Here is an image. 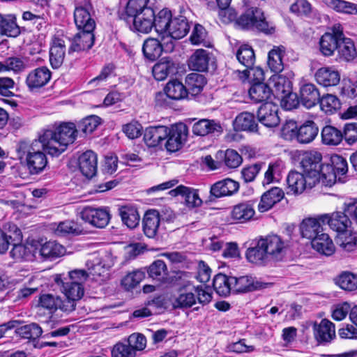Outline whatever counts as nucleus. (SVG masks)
Returning <instances> with one entry per match:
<instances>
[{"instance_id":"4468645a","label":"nucleus","mask_w":357,"mask_h":357,"mask_svg":"<svg viewBox=\"0 0 357 357\" xmlns=\"http://www.w3.org/2000/svg\"><path fill=\"white\" fill-rule=\"evenodd\" d=\"M278 107L272 102H266L260 106L257 111L259 121L268 128H273L280 123Z\"/></svg>"},{"instance_id":"393cba45","label":"nucleus","mask_w":357,"mask_h":357,"mask_svg":"<svg viewBox=\"0 0 357 357\" xmlns=\"http://www.w3.org/2000/svg\"><path fill=\"white\" fill-rule=\"evenodd\" d=\"M20 241H13V245L10 252V257L15 260L33 261L36 259L37 246L20 243Z\"/></svg>"},{"instance_id":"ddd939ff","label":"nucleus","mask_w":357,"mask_h":357,"mask_svg":"<svg viewBox=\"0 0 357 357\" xmlns=\"http://www.w3.org/2000/svg\"><path fill=\"white\" fill-rule=\"evenodd\" d=\"M83 220L99 228L107 225L109 221V211L105 208H85L81 213Z\"/></svg>"},{"instance_id":"79ce46f5","label":"nucleus","mask_w":357,"mask_h":357,"mask_svg":"<svg viewBox=\"0 0 357 357\" xmlns=\"http://www.w3.org/2000/svg\"><path fill=\"white\" fill-rule=\"evenodd\" d=\"M55 282L61 287V291L66 297L73 300H80L84 294V286H79L75 282H63L60 275H56L54 279Z\"/></svg>"},{"instance_id":"f03ea898","label":"nucleus","mask_w":357,"mask_h":357,"mask_svg":"<svg viewBox=\"0 0 357 357\" xmlns=\"http://www.w3.org/2000/svg\"><path fill=\"white\" fill-rule=\"evenodd\" d=\"M77 130L73 123H63L54 130H47L40 136L46 145L47 153L58 156L75 141Z\"/></svg>"},{"instance_id":"a878e982","label":"nucleus","mask_w":357,"mask_h":357,"mask_svg":"<svg viewBox=\"0 0 357 357\" xmlns=\"http://www.w3.org/2000/svg\"><path fill=\"white\" fill-rule=\"evenodd\" d=\"M172 196L181 195L185 200V205L189 208H195L201 206L202 200L200 199L198 192L191 188L183 185L177 186L169 191Z\"/></svg>"},{"instance_id":"58836bf2","label":"nucleus","mask_w":357,"mask_h":357,"mask_svg":"<svg viewBox=\"0 0 357 357\" xmlns=\"http://www.w3.org/2000/svg\"><path fill=\"white\" fill-rule=\"evenodd\" d=\"M300 98L302 104L306 108H312L320 99V94L317 88L313 84H305L300 89Z\"/></svg>"},{"instance_id":"f257e3e1","label":"nucleus","mask_w":357,"mask_h":357,"mask_svg":"<svg viewBox=\"0 0 357 357\" xmlns=\"http://www.w3.org/2000/svg\"><path fill=\"white\" fill-rule=\"evenodd\" d=\"M287 245L276 234L261 236L253 247L246 251L247 259L257 265L282 261L287 253Z\"/></svg>"},{"instance_id":"a18cd8bd","label":"nucleus","mask_w":357,"mask_h":357,"mask_svg":"<svg viewBox=\"0 0 357 357\" xmlns=\"http://www.w3.org/2000/svg\"><path fill=\"white\" fill-rule=\"evenodd\" d=\"M285 48L283 46L274 47L268 55V66L271 71L279 73L284 69L282 58L284 55Z\"/></svg>"},{"instance_id":"2f4dec72","label":"nucleus","mask_w":357,"mask_h":357,"mask_svg":"<svg viewBox=\"0 0 357 357\" xmlns=\"http://www.w3.org/2000/svg\"><path fill=\"white\" fill-rule=\"evenodd\" d=\"M160 222V214L155 209L146 212L143 218V231L149 238H153L156 236Z\"/></svg>"},{"instance_id":"c03bdc74","label":"nucleus","mask_w":357,"mask_h":357,"mask_svg":"<svg viewBox=\"0 0 357 357\" xmlns=\"http://www.w3.org/2000/svg\"><path fill=\"white\" fill-rule=\"evenodd\" d=\"M206 79L204 75L195 73H190L185 78V90L187 95L190 94L195 96L201 93L204 85Z\"/></svg>"},{"instance_id":"cd10ccee","label":"nucleus","mask_w":357,"mask_h":357,"mask_svg":"<svg viewBox=\"0 0 357 357\" xmlns=\"http://www.w3.org/2000/svg\"><path fill=\"white\" fill-rule=\"evenodd\" d=\"M65 248L56 241H47L37 247L36 254L43 259L52 260L64 255Z\"/></svg>"},{"instance_id":"423d86ee","label":"nucleus","mask_w":357,"mask_h":357,"mask_svg":"<svg viewBox=\"0 0 357 357\" xmlns=\"http://www.w3.org/2000/svg\"><path fill=\"white\" fill-rule=\"evenodd\" d=\"M235 24L239 28L245 30H258L267 32L268 24L266 21L263 11L256 7L247 8L245 12L237 18Z\"/></svg>"},{"instance_id":"774afa93","label":"nucleus","mask_w":357,"mask_h":357,"mask_svg":"<svg viewBox=\"0 0 357 357\" xmlns=\"http://www.w3.org/2000/svg\"><path fill=\"white\" fill-rule=\"evenodd\" d=\"M238 73L242 80H245L249 77H250L252 83H263L264 80V70L259 67L253 68L252 66Z\"/></svg>"},{"instance_id":"9d476101","label":"nucleus","mask_w":357,"mask_h":357,"mask_svg":"<svg viewBox=\"0 0 357 357\" xmlns=\"http://www.w3.org/2000/svg\"><path fill=\"white\" fill-rule=\"evenodd\" d=\"M287 194L300 195L306 188H312L317 181L306 176L303 172L291 171L287 178Z\"/></svg>"},{"instance_id":"5701e85b","label":"nucleus","mask_w":357,"mask_h":357,"mask_svg":"<svg viewBox=\"0 0 357 357\" xmlns=\"http://www.w3.org/2000/svg\"><path fill=\"white\" fill-rule=\"evenodd\" d=\"M223 128L220 122L215 120L202 119L194 123L192 132L197 136H206L211 134L220 135Z\"/></svg>"},{"instance_id":"f8f14e48","label":"nucleus","mask_w":357,"mask_h":357,"mask_svg":"<svg viewBox=\"0 0 357 357\" xmlns=\"http://www.w3.org/2000/svg\"><path fill=\"white\" fill-rule=\"evenodd\" d=\"M231 282H233V291L236 293L253 291L272 285V283L264 282L256 278L248 275L240 278L231 277Z\"/></svg>"},{"instance_id":"e433bc0d","label":"nucleus","mask_w":357,"mask_h":357,"mask_svg":"<svg viewBox=\"0 0 357 357\" xmlns=\"http://www.w3.org/2000/svg\"><path fill=\"white\" fill-rule=\"evenodd\" d=\"M66 45L63 40L54 38L50 50V61L53 68H59L64 61Z\"/></svg>"},{"instance_id":"052dcab7","label":"nucleus","mask_w":357,"mask_h":357,"mask_svg":"<svg viewBox=\"0 0 357 357\" xmlns=\"http://www.w3.org/2000/svg\"><path fill=\"white\" fill-rule=\"evenodd\" d=\"M236 58L238 61L247 68H251L253 66L255 61L254 50L250 46L243 45L241 46L237 51Z\"/></svg>"},{"instance_id":"39448f33","label":"nucleus","mask_w":357,"mask_h":357,"mask_svg":"<svg viewBox=\"0 0 357 357\" xmlns=\"http://www.w3.org/2000/svg\"><path fill=\"white\" fill-rule=\"evenodd\" d=\"M348 172V165L346 159L339 155H333L331 158V164L324 165L320 183L325 185L331 187L337 181L344 182L342 176Z\"/></svg>"},{"instance_id":"412c9836","label":"nucleus","mask_w":357,"mask_h":357,"mask_svg":"<svg viewBox=\"0 0 357 357\" xmlns=\"http://www.w3.org/2000/svg\"><path fill=\"white\" fill-rule=\"evenodd\" d=\"M239 189L238 182L231 178H225L217 181L211 185L210 193L215 198L230 196L235 194Z\"/></svg>"},{"instance_id":"9b49d317","label":"nucleus","mask_w":357,"mask_h":357,"mask_svg":"<svg viewBox=\"0 0 357 357\" xmlns=\"http://www.w3.org/2000/svg\"><path fill=\"white\" fill-rule=\"evenodd\" d=\"M171 27L169 28L167 36L164 38L167 39L165 42L168 50H173L174 44L173 40H178L188 33L190 25L185 17L178 16L174 17L172 22Z\"/></svg>"},{"instance_id":"20e7f679","label":"nucleus","mask_w":357,"mask_h":357,"mask_svg":"<svg viewBox=\"0 0 357 357\" xmlns=\"http://www.w3.org/2000/svg\"><path fill=\"white\" fill-rule=\"evenodd\" d=\"M211 300L212 295L207 287H195L188 284L180 290L173 305L175 308H189L195 305L197 301L204 305L209 303Z\"/></svg>"},{"instance_id":"4c0bfd02","label":"nucleus","mask_w":357,"mask_h":357,"mask_svg":"<svg viewBox=\"0 0 357 357\" xmlns=\"http://www.w3.org/2000/svg\"><path fill=\"white\" fill-rule=\"evenodd\" d=\"M234 127L236 130L257 132L258 124L252 113L243 112L236 117L234 121Z\"/></svg>"},{"instance_id":"c9c22d12","label":"nucleus","mask_w":357,"mask_h":357,"mask_svg":"<svg viewBox=\"0 0 357 357\" xmlns=\"http://www.w3.org/2000/svg\"><path fill=\"white\" fill-rule=\"evenodd\" d=\"M167 136V127L163 126L149 127L145 130L144 140L149 147H155Z\"/></svg>"},{"instance_id":"de8ad7c7","label":"nucleus","mask_w":357,"mask_h":357,"mask_svg":"<svg viewBox=\"0 0 357 357\" xmlns=\"http://www.w3.org/2000/svg\"><path fill=\"white\" fill-rule=\"evenodd\" d=\"M209 61L208 54L205 50H197L190 56L188 66L190 69L196 71H205L208 69Z\"/></svg>"},{"instance_id":"f3484780","label":"nucleus","mask_w":357,"mask_h":357,"mask_svg":"<svg viewBox=\"0 0 357 357\" xmlns=\"http://www.w3.org/2000/svg\"><path fill=\"white\" fill-rule=\"evenodd\" d=\"M160 40L149 38L144 40L142 52L147 59L153 61L160 56L162 51H172L167 50V45L165 43L167 39L162 40V37H160Z\"/></svg>"},{"instance_id":"7c9ffc66","label":"nucleus","mask_w":357,"mask_h":357,"mask_svg":"<svg viewBox=\"0 0 357 357\" xmlns=\"http://www.w3.org/2000/svg\"><path fill=\"white\" fill-rule=\"evenodd\" d=\"M165 93H159L156 96L157 101H160L165 96L172 100H181L185 98L187 91L185 86L176 79L169 81L165 87Z\"/></svg>"},{"instance_id":"69168bd1","label":"nucleus","mask_w":357,"mask_h":357,"mask_svg":"<svg viewBox=\"0 0 357 357\" xmlns=\"http://www.w3.org/2000/svg\"><path fill=\"white\" fill-rule=\"evenodd\" d=\"M100 123V118L98 116H89L83 119L77 126V132L81 131L85 135L92 133Z\"/></svg>"},{"instance_id":"864d4df0","label":"nucleus","mask_w":357,"mask_h":357,"mask_svg":"<svg viewBox=\"0 0 357 357\" xmlns=\"http://www.w3.org/2000/svg\"><path fill=\"white\" fill-rule=\"evenodd\" d=\"M255 212L253 206L249 203H241L234 206L231 218L240 222H245L252 218Z\"/></svg>"},{"instance_id":"8fccbe9b","label":"nucleus","mask_w":357,"mask_h":357,"mask_svg":"<svg viewBox=\"0 0 357 357\" xmlns=\"http://www.w3.org/2000/svg\"><path fill=\"white\" fill-rule=\"evenodd\" d=\"M250 98L256 102L267 101L272 95V90L268 85L263 83H252L249 89Z\"/></svg>"},{"instance_id":"5fc2aeb1","label":"nucleus","mask_w":357,"mask_h":357,"mask_svg":"<svg viewBox=\"0 0 357 357\" xmlns=\"http://www.w3.org/2000/svg\"><path fill=\"white\" fill-rule=\"evenodd\" d=\"M213 286L217 294L221 296H228L233 290V282H231V277L222 273H219L214 277Z\"/></svg>"},{"instance_id":"473e14b6","label":"nucleus","mask_w":357,"mask_h":357,"mask_svg":"<svg viewBox=\"0 0 357 357\" xmlns=\"http://www.w3.org/2000/svg\"><path fill=\"white\" fill-rule=\"evenodd\" d=\"M172 20V13L167 8L161 10L156 15L154 14L153 27L162 40L167 36Z\"/></svg>"},{"instance_id":"0e129e2a","label":"nucleus","mask_w":357,"mask_h":357,"mask_svg":"<svg viewBox=\"0 0 357 357\" xmlns=\"http://www.w3.org/2000/svg\"><path fill=\"white\" fill-rule=\"evenodd\" d=\"M336 283L344 290L354 291L357 289V277L351 273L344 272L338 277Z\"/></svg>"},{"instance_id":"c756f323","label":"nucleus","mask_w":357,"mask_h":357,"mask_svg":"<svg viewBox=\"0 0 357 357\" xmlns=\"http://www.w3.org/2000/svg\"><path fill=\"white\" fill-rule=\"evenodd\" d=\"M89 275L93 277L104 275L105 272L114 264L109 254L105 253L101 258H96L93 261H87Z\"/></svg>"},{"instance_id":"4be33fe9","label":"nucleus","mask_w":357,"mask_h":357,"mask_svg":"<svg viewBox=\"0 0 357 357\" xmlns=\"http://www.w3.org/2000/svg\"><path fill=\"white\" fill-rule=\"evenodd\" d=\"M152 73L155 79L162 81L178 73V64L172 59L162 58L153 66Z\"/></svg>"},{"instance_id":"6e6d98bb","label":"nucleus","mask_w":357,"mask_h":357,"mask_svg":"<svg viewBox=\"0 0 357 357\" xmlns=\"http://www.w3.org/2000/svg\"><path fill=\"white\" fill-rule=\"evenodd\" d=\"M147 273L153 280L161 282L167 279L168 269L162 260L157 259L148 267Z\"/></svg>"},{"instance_id":"7ed1b4c3","label":"nucleus","mask_w":357,"mask_h":357,"mask_svg":"<svg viewBox=\"0 0 357 357\" xmlns=\"http://www.w3.org/2000/svg\"><path fill=\"white\" fill-rule=\"evenodd\" d=\"M21 158H24L27 169L31 174L41 173L47 165V158L44 153L46 145L39 137L33 142H20L17 149Z\"/></svg>"},{"instance_id":"a211bd4d","label":"nucleus","mask_w":357,"mask_h":357,"mask_svg":"<svg viewBox=\"0 0 357 357\" xmlns=\"http://www.w3.org/2000/svg\"><path fill=\"white\" fill-rule=\"evenodd\" d=\"M72 40L68 48V54L79 52L89 50L92 47L95 40L93 31L79 30Z\"/></svg>"},{"instance_id":"3c124183","label":"nucleus","mask_w":357,"mask_h":357,"mask_svg":"<svg viewBox=\"0 0 357 357\" xmlns=\"http://www.w3.org/2000/svg\"><path fill=\"white\" fill-rule=\"evenodd\" d=\"M323 144L329 146H336L340 144L343 139L342 132L332 126H324L321 132Z\"/></svg>"},{"instance_id":"aec40b11","label":"nucleus","mask_w":357,"mask_h":357,"mask_svg":"<svg viewBox=\"0 0 357 357\" xmlns=\"http://www.w3.org/2000/svg\"><path fill=\"white\" fill-rule=\"evenodd\" d=\"M97 155L92 151H86L78 158V167L86 178H92L97 172Z\"/></svg>"},{"instance_id":"4d7b16f0","label":"nucleus","mask_w":357,"mask_h":357,"mask_svg":"<svg viewBox=\"0 0 357 357\" xmlns=\"http://www.w3.org/2000/svg\"><path fill=\"white\" fill-rule=\"evenodd\" d=\"M336 243L344 251L351 252L356 248L357 238L352 234L350 229L337 234L335 238Z\"/></svg>"},{"instance_id":"603ef678","label":"nucleus","mask_w":357,"mask_h":357,"mask_svg":"<svg viewBox=\"0 0 357 357\" xmlns=\"http://www.w3.org/2000/svg\"><path fill=\"white\" fill-rule=\"evenodd\" d=\"M270 84L273 86L272 94H275L280 99L291 91L290 81L281 75L273 76L270 80Z\"/></svg>"},{"instance_id":"2eb2a0df","label":"nucleus","mask_w":357,"mask_h":357,"mask_svg":"<svg viewBox=\"0 0 357 357\" xmlns=\"http://www.w3.org/2000/svg\"><path fill=\"white\" fill-rule=\"evenodd\" d=\"M132 22V30L142 33H149L153 28L154 10L146 9L144 13L129 17V22Z\"/></svg>"},{"instance_id":"37998d69","label":"nucleus","mask_w":357,"mask_h":357,"mask_svg":"<svg viewBox=\"0 0 357 357\" xmlns=\"http://www.w3.org/2000/svg\"><path fill=\"white\" fill-rule=\"evenodd\" d=\"M9 232L13 231L15 235L13 237L10 234H8L3 229H0V254H4L13 241H21L22 234L21 231L14 224L8 225Z\"/></svg>"},{"instance_id":"bf43d9fd","label":"nucleus","mask_w":357,"mask_h":357,"mask_svg":"<svg viewBox=\"0 0 357 357\" xmlns=\"http://www.w3.org/2000/svg\"><path fill=\"white\" fill-rule=\"evenodd\" d=\"M16 333L22 338L35 340L43 333L42 328L36 323H31L18 327Z\"/></svg>"},{"instance_id":"6e6552de","label":"nucleus","mask_w":357,"mask_h":357,"mask_svg":"<svg viewBox=\"0 0 357 357\" xmlns=\"http://www.w3.org/2000/svg\"><path fill=\"white\" fill-rule=\"evenodd\" d=\"M343 38V29L339 24H335L331 32L325 33L319 40V50L321 54L326 56L333 54L335 50H337L340 40Z\"/></svg>"},{"instance_id":"338daca9","label":"nucleus","mask_w":357,"mask_h":357,"mask_svg":"<svg viewBox=\"0 0 357 357\" xmlns=\"http://www.w3.org/2000/svg\"><path fill=\"white\" fill-rule=\"evenodd\" d=\"M144 278V273L136 270L128 273L121 280V285L126 289L130 290L138 285Z\"/></svg>"},{"instance_id":"0eeeda50","label":"nucleus","mask_w":357,"mask_h":357,"mask_svg":"<svg viewBox=\"0 0 357 357\" xmlns=\"http://www.w3.org/2000/svg\"><path fill=\"white\" fill-rule=\"evenodd\" d=\"M322 155L319 152L315 151H307L302 155L301 166L303 172L310 178L320 183V176L321 174Z\"/></svg>"},{"instance_id":"72a5a7b5","label":"nucleus","mask_w":357,"mask_h":357,"mask_svg":"<svg viewBox=\"0 0 357 357\" xmlns=\"http://www.w3.org/2000/svg\"><path fill=\"white\" fill-rule=\"evenodd\" d=\"M75 23L79 30L94 31L96 23L86 7H76L74 11Z\"/></svg>"},{"instance_id":"f704fd0d","label":"nucleus","mask_w":357,"mask_h":357,"mask_svg":"<svg viewBox=\"0 0 357 357\" xmlns=\"http://www.w3.org/2000/svg\"><path fill=\"white\" fill-rule=\"evenodd\" d=\"M284 196V193L281 188L278 187L272 188L262 195L261 201L258 205L259 211L260 212L267 211L275 204L280 202Z\"/></svg>"},{"instance_id":"6ab92c4d","label":"nucleus","mask_w":357,"mask_h":357,"mask_svg":"<svg viewBox=\"0 0 357 357\" xmlns=\"http://www.w3.org/2000/svg\"><path fill=\"white\" fill-rule=\"evenodd\" d=\"M51 78V72L47 67H40L31 70L26 76V84L33 91L46 85Z\"/></svg>"},{"instance_id":"49530a36","label":"nucleus","mask_w":357,"mask_h":357,"mask_svg":"<svg viewBox=\"0 0 357 357\" xmlns=\"http://www.w3.org/2000/svg\"><path fill=\"white\" fill-rule=\"evenodd\" d=\"M148 2L149 0H129L120 17L129 22V17L144 13L146 9H151L147 6Z\"/></svg>"},{"instance_id":"09e8293b","label":"nucleus","mask_w":357,"mask_h":357,"mask_svg":"<svg viewBox=\"0 0 357 357\" xmlns=\"http://www.w3.org/2000/svg\"><path fill=\"white\" fill-rule=\"evenodd\" d=\"M119 214L123 223L130 229L135 228L139 223V215L136 208L122 206L119 208Z\"/></svg>"},{"instance_id":"dca6fc26","label":"nucleus","mask_w":357,"mask_h":357,"mask_svg":"<svg viewBox=\"0 0 357 357\" xmlns=\"http://www.w3.org/2000/svg\"><path fill=\"white\" fill-rule=\"evenodd\" d=\"M348 214L342 212H335L331 215L324 214L320 215L321 222H327L333 230L337 234L345 231L350 229L351 222L348 217Z\"/></svg>"},{"instance_id":"bb28decb","label":"nucleus","mask_w":357,"mask_h":357,"mask_svg":"<svg viewBox=\"0 0 357 357\" xmlns=\"http://www.w3.org/2000/svg\"><path fill=\"white\" fill-rule=\"evenodd\" d=\"M314 335L319 343L329 342L335 337V325L328 319H322L313 326Z\"/></svg>"},{"instance_id":"1a4fd4ad","label":"nucleus","mask_w":357,"mask_h":357,"mask_svg":"<svg viewBox=\"0 0 357 357\" xmlns=\"http://www.w3.org/2000/svg\"><path fill=\"white\" fill-rule=\"evenodd\" d=\"M188 129L185 123H179L167 128L165 146L167 151L175 152L179 150L186 141Z\"/></svg>"},{"instance_id":"e2e57ef3","label":"nucleus","mask_w":357,"mask_h":357,"mask_svg":"<svg viewBox=\"0 0 357 357\" xmlns=\"http://www.w3.org/2000/svg\"><path fill=\"white\" fill-rule=\"evenodd\" d=\"M325 3L337 12L357 13V6L343 0H324Z\"/></svg>"},{"instance_id":"13d9d810","label":"nucleus","mask_w":357,"mask_h":357,"mask_svg":"<svg viewBox=\"0 0 357 357\" xmlns=\"http://www.w3.org/2000/svg\"><path fill=\"white\" fill-rule=\"evenodd\" d=\"M337 51L339 56L346 61L353 60L356 56L354 42L350 38H345L344 35L343 38L340 40Z\"/></svg>"},{"instance_id":"a19ab883","label":"nucleus","mask_w":357,"mask_h":357,"mask_svg":"<svg viewBox=\"0 0 357 357\" xmlns=\"http://www.w3.org/2000/svg\"><path fill=\"white\" fill-rule=\"evenodd\" d=\"M319 133L317 125L312 121H306L298 128L296 141L301 144L312 142Z\"/></svg>"},{"instance_id":"c85d7f7f","label":"nucleus","mask_w":357,"mask_h":357,"mask_svg":"<svg viewBox=\"0 0 357 357\" xmlns=\"http://www.w3.org/2000/svg\"><path fill=\"white\" fill-rule=\"evenodd\" d=\"M320 216L318 218H307L304 219L300 225V231L302 236L312 240L321 233H324L321 225Z\"/></svg>"},{"instance_id":"ea45409f","label":"nucleus","mask_w":357,"mask_h":357,"mask_svg":"<svg viewBox=\"0 0 357 357\" xmlns=\"http://www.w3.org/2000/svg\"><path fill=\"white\" fill-rule=\"evenodd\" d=\"M311 244L314 250L326 256H331L335 252V245L332 239L324 232L313 238Z\"/></svg>"},{"instance_id":"b1692460","label":"nucleus","mask_w":357,"mask_h":357,"mask_svg":"<svg viewBox=\"0 0 357 357\" xmlns=\"http://www.w3.org/2000/svg\"><path fill=\"white\" fill-rule=\"evenodd\" d=\"M314 77L318 84L325 87L336 86L340 81L339 72L333 67H322L318 69Z\"/></svg>"},{"instance_id":"680f3d73","label":"nucleus","mask_w":357,"mask_h":357,"mask_svg":"<svg viewBox=\"0 0 357 357\" xmlns=\"http://www.w3.org/2000/svg\"><path fill=\"white\" fill-rule=\"evenodd\" d=\"M319 102L321 109L327 114H333L340 108V101L335 95H324L320 98Z\"/></svg>"}]
</instances>
